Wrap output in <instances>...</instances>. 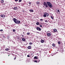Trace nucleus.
<instances>
[{
  "label": "nucleus",
  "mask_w": 65,
  "mask_h": 65,
  "mask_svg": "<svg viewBox=\"0 0 65 65\" xmlns=\"http://www.w3.org/2000/svg\"><path fill=\"white\" fill-rule=\"evenodd\" d=\"M36 29L37 30H38V31H40L41 30V29L39 27H37H37H36Z\"/></svg>",
  "instance_id": "f257e3e1"
},
{
  "label": "nucleus",
  "mask_w": 65,
  "mask_h": 65,
  "mask_svg": "<svg viewBox=\"0 0 65 65\" xmlns=\"http://www.w3.org/2000/svg\"><path fill=\"white\" fill-rule=\"evenodd\" d=\"M59 51L60 52H62L61 53H64V52H63V49L62 47H60L59 48Z\"/></svg>",
  "instance_id": "f03ea898"
},
{
  "label": "nucleus",
  "mask_w": 65,
  "mask_h": 65,
  "mask_svg": "<svg viewBox=\"0 0 65 65\" xmlns=\"http://www.w3.org/2000/svg\"><path fill=\"white\" fill-rule=\"evenodd\" d=\"M13 21H14V22L15 24H17V23L18 21V20L15 18H14L13 19Z\"/></svg>",
  "instance_id": "7ed1b4c3"
},
{
  "label": "nucleus",
  "mask_w": 65,
  "mask_h": 65,
  "mask_svg": "<svg viewBox=\"0 0 65 65\" xmlns=\"http://www.w3.org/2000/svg\"><path fill=\"white\" fill-rule=\"evenodd\" d=\"M56 12L57 13H60V10H59L58 9H56Z\"/></svg>",
  "instance_id": "20e7f679"
},
{
  "label": "nucleus",
  "mask_w": 65,
  "mask_h": 65,
  "mask_svg": "<svg viewBox=\"0 0 65 65\" xmlns=\"http://www.w3.org/2000/svg\"><path fill=\"white\" fill-rule=\"evenodd\" d=\"M0 17L2 18H5V15L4 14H1L0 15Z\"/></svg>",
  "instance_id": "39448f33"
},
{
  "label": "nucleus",
  "mask_w": 65,
  "mask_h": 65,
  "mask_svg": "<svg viewBox=\"0 0 65 65\" xmlns=\"http://www.w3.org/2000/svg\"><path fill=\"white\" fill-rule=\"evenodd\" d=\"M46 34L48 36H50L51 35V33L47 32L46 33Z\"/></svg>",
  "instance_id": "423d86ee"
},
{
  "label": "nucleus",
  "mask_w": 65,
  "mask_h": 65,
  "mask_svg": "<svg viewBox=\"0 0 65 65\" xmlns=\"http://www.w3.org/2000/svg\"><path fill=\"white\" fill-rule=\"evenodd\" d=\"M47 3L48 6H49V5H51V4H51V3L50 2H47Z\"/></svg>",
  "instance_id": "0eeeda50"
},
{
  "label": "nucleus",
  "mask_w": 65,
  "mask_h": 65,
  "mask_svg": "<svg viewBox=\"0 0 65 65\" xmlns=\"http://www.w3.org/2000/svg\"><path fill=\"white\" fill-rule=\"evenodd\" d=\"M55 32H58V31H57V30L56 29H54L53 30Z\"/></svg>",
  "instance_id": "6e6552de"
},
{
  "label": "nucleus",
  "mask_w": 65,
  "mask_h": 65,
  "mask_svg": "<svg viewBox=\"0 0 65 65\" xmlns=\"http://www.w3.org/2000/svg\"><path fill=\"white\" fill-rule=\"evenodd\" d=\"M31 48V46H29L27 47V48L28 49H30Z\"/></svg>",
  "instance_id": "1a4fd4ad"
},
{
  "label": "nucleus",
  "mask_w": 65,
  "mask_h": 65,
  "mask_svg": "<svg viewBox=\"0 0 65 65\" xmlns=\"http://www.w3.org/2000/svg\"><path fill=\"white\" fill-rule=\"evenodd\" d=\"M20 23H21L20 21L17 20L16 24H20Z\"/></svg>",
  "instance_id": "9d476101"
},
{
  "label": "nucleus",
  "mask_w": 65,
  "mask_h": 65,
  "mask_svg": "<svg viewBox=\"0 0 65 65\" xmlns=\"http://www.w3.org/2000/svg\"><path fill=\"white\" fill-rule=\"evenodd\" d=\"M18 9V7H15L14 8V10H17Z\"/></svg>",
  "instance_id": "9b49d317"
},
{
  "label": "nucleus",
  "mask_w": 65,
  "mask_h": 65,
  "mask_svg": "<svg viewBox=\"0 0 65 65\" xmlns=\"http://www.w3.org/2000/svg\"><path fill=\"white\" fill-rule=\"evenodd\" d=\"M29 11L30 12H34V11L32 9H30Z\"/></svg>",
  "instance_id": "f8f14e48"
},
{
  "label": "nucleus",
  "mask_w": 65,
  "mask_h": 65,
  "mask_svg": "<svg viewBox=\"0 0 65 65\" xmlns=\"http://www.w3.org/2000/svg\"><path fill=\"white\" fill-rule=\"evenodd\" d=\"M22 40L23 41H25L26 40L24 38H23L22 39Z\"/></svg>",
  "instance_id": "ddd939ff"
},
{
  "label": "nucleus",
  "mask_w": 65,
  "mask_h": 65,
  "mask_svg": "<svg viewBox=\"0 0 65 65\" xmlns=\"http://www.w3.org/2000/svg\"><path fill=\"white\" fill-rule=\"evenodd\" d=\"M49 7L50 8H52V7H53V6H52V4L50 5L49 6Z\"/></svg>",
  "instance_id": "4468645a"
},
{
  "label": "nucleus",
  "mask_w": 65,
  "mask_h": 65,
  "mask_svg": "<svg viewBox=\"0 0 65 65\" xmlns=\"http://www.w3.org/2000/svg\"><path fill=\"white\" fill-rule=\"evenodd\" d=\"M38 59V57L35 56L34 57V59Z\"/></svg>",
  "instance_id": "2eb2a0df"
},
{
  "label": "nucleus",
  "mask_w": 65,
  "mask_h": 65,
  "mask_svg": "<svg viewBox=\"0 0 65 65\" xmlns=\"http://www.w3.org/2000/svg\"><path fill=\"white\" fill-rule=\"evenodd\" d=\"M47 4H46V3L45 2H44L43 4V5L44 6H45V5H46Z\"/></svg>",
  "instance_id": "dca6fc26"
},
{
  "label": "nucleus",
  "mask_w": 65,
  "mask_h": 65,
  "mask_svg": "<svg viewBox=\"0 0 65 65\" xmlns=\"http://www.w3.org/2000/svg\"><path fill=\"white\" fill-rule=\"evenodd\" d=\"M44 17H46V13H44V14L43 15Z\"/></svg>",
  "instance_id": "f3484780"
},
{
  "label": "nucleus",
  "mask_w": 65,
  "mask_h": 65,
  "mask_svg": "<svg viewBox=\"0 0 65 65\" xmlns=\"http://www.w3.org/2000/svg\"><path fill=\"white\" fill-rule=\"evenodd\" d=\"M41 43H43L44 42V40H41Z\"/></svg>",
  "instance_id": "a211bd4d"
},
{
  "label": "nucleus",
  "mask_w": 65,
  "mask_h": 65,
  "mask_svg": "<svg viewBox=\"0 0 65 65\" xmlns=\"http://www.w3.org/2000/svg\"><path fill=\"white\" fill-rule=\"evenodd\" d=\"M46 16H47V17H48V15H49V14H48V13H46Z\"/></svg>",
  "instance_id": "6ab92c4d"
},
{
  "label": "nucleus",
  "mask_w": 65,
  "mask_h": 65,
  "mask_svg": "<svg viewBox=\"0 0 65 65\" xmlns=\"http://www.w3.org/2000/svg\"><path fill=\"white\" fill-rule=\"evenodd\" d=\"M52 45L53 46H54V47H55V46H56V45H55V43H53L52 44Z\"/></svg>",
  "instance_id": "aec40b11"
},
{
  "label": "nucleus",
  "mask_w": 65,
  "mask_h": 65,
  "mask_svg": "<svg viewBox=\"0 0 65 65\" xmlns=\"http://www.w3.org/2000/svg\"><path fill=\"white\" fill-rule=\"evenodd\" d=\"M29 6H31V2H29Z\"/></svg>",
  "instance_id": "412c9836"
},
{
  "label": "nucleus",
  "mask_w": 65,
  "mask_h": 65,
  "mask_svg": "<svg viewBox=\"0 0 65 65\" xmlns=\"http://www.w3.org/2000/svg\"><path fill=\"white\" fill-rule=\"evenodd\" d=\"M4 2V0H2L1 1V2L2 3H3Z\"/></svg>",
  "instance_id": "4be33fe9"
},
{
  "label": "nucleus",
  "mask_w": 65,
  "mask_h": 65,
  "mask_svg": "<svg viewBox=\"0 0 65 65\" xmlns=\"http://www.w3.org/2000/svg\"><path fill=\"white\" fill-rule=\"evenodd\" d=\"M36 4H40V2H36Z\"/></svg>",
  "instance_id": "5701e85b"
},
{
  "label": "nucleus",
  "mask_w": 65,
  "mask_h": 65,
  "mask_svg": "<svg viewBox=\"0 0 65 65\" xmlns=\"http://www.w3.org/2000/svg\"><path fill=\"white\" fill-rule=\"evenodd\" d=\"M36 24L37 25H39V22H38L36 23Z\"/></svg>",
  "instance_id": "b1692460"
},
{
  "label": "nucleus",
  "mask_w": 65,
  "mask_h": 65,
  "mask_svg": "<svg viewBox=\"0 0 65 65\" xmlns=\"http://www.w3.org/2000/svg\"><path fill=\"white\" fill-rule=\"evenodd\" d=\"M58 43L59 44H60L61 43V42H60V41H59L58 42Z\"/></svg>",
  "instance_id": "393cba45"
},
{
  "label": "nucleus",
  "mask_w": 65,
  "mask_h": 65,
  "mask_svg": "<svg viewBox=\"0 0 65 65\" xmlns=\"http://www.w3.org/2000/svg\"><path fill=\"white\" fill-rule=\"evenodd\" d=\"M45 7H46L47 8V7H48V6H47V4H46V5H45Z\"/></svg>",
  "instance_id": "a878e982"
},
{
  "label": "nucleus",
  "mask_w": 65,
  "mask_h": 65,
  "mask_svg": "<svg viewBox=\"0 0 65 65\" xmlns=\"http://www.w3.org/2000/svg\"><path fill=\"white\" fill-rule=\"evenodd\" d=\"M9 49L8 48H7L6 49V51H9Z\"/></svg>",
  "instance_id": "bb28decb"
},
{
  "label": "nucleus",
  "mask_w": 65,
  "mask_h": 65,
  "mask_svg": "<svg viewBox=\"0 0 65 65\" xmlns=\"http://www.w3.org/2000/svg\"><path fill=\"white\" fill-rule=\"evenodd\" d=\"M33 44V43H32L30 42L29 43V44H30V45H31V44Z\"/></svg>",
  "instance_id": "cd10ccee"
},
{
  "label": "nucleus",
  "mask_w": 65,
  "mask_h": 65,
  "mask_svg": "<svg viewBox=\"0 0 65 65\" xmlns=\"http://www.w3.org/2000/svg\"><path fill=\"white\" fill-rule=\"evenodd\" d=\"M51 18H52V19H54V17H53L52 16H51Z\"/></svg>",
  "instance_id": "c85d7f7f"
},
{
  "label": "nucleus",
  "mask_w": 65,
  "mask_h": 65,
  "mask_svg": "<svg viewBox=\"0 0 65 65\" xmlns=\"http://www.w3.org/2000/svg\"><path fill=\"white\" fill-rule=\"evenodd\" d=\"M45 22H47V23H48V21H47V20H45Z\"/></svg>",
  "instance_id": "c756f323"
},
{
  "label": "nucleus",
  "mask_w": 65,
  "mask_h": 65,
  "mask_svg": "<svg viewBox=\"0 0 65 65\" xmlns=\"http://www.w3.org/2000/svg\"><path fill=\"white\" fill-rule=\"evenodd\" d=\"M9 37H10V36H8V37H7V39H9Z\"/></svg>",
  "instance_id": "7c9ffc66"
},
{
  "label": "nucleus",
  "mask_w": 65,
  "mask_h": 65,
  "mask_svg": "<svg viewBox=\"0 0 65 65\" xmlns=\"http://www.w3.org/2000/svg\"><path fill=\"white\" fill-rule=\"evenodd\" d=\"M27 35H29L30 34V33L29 32H27Z\"/></svg>",
  "instance_id": "2f4dec72"
},
{
  "label": "nucleus",
  "mask_w": 65,
  "mask_h": 65,
  "mask_svg": "<svg viewBox=\"0 0 65 65\" xmlns=\"http://www.w3.org/2000/svg\"><path fill=\"white\" fill-rule=\"evenodd\" d=\"M13 32H15V29H14V30H13Z\"/></svg>",
  "instance_id": "473e14b6"
},
{
  "label": "nucleus",
  "mask_w": 65,
  "mask_h": 65,
  "mask_svg": "<svg viewBox=\"0 0 65 65\" xmlns=\"http://www.w3.org/2000/svg\"><path fill=\"white\" fill-rule=\"evenodd\" d=\"M34 62H36V63H37V62H37V60H35V61H34Z\"/></svg>",
  "instance_id": "72a5a7b5"
},
{
  "label": "nucleus",
  "mask_w": 65,
  "mask_h": 65,
  "mask_svg": "<svg viewBox=\"0 0 65 65\" xmlns=\"http://www.w3.org/2000/svg\"><path fill=\"white\" fill-rule=\"evenodd\" d=\"M22 1V0H19V2H21Z\"/></svg>",
  "instance_id": "f704fd0d"
},
{
  "label": "nucleus",
  "mask_w": 65,
  "mask_h": 65,
  "mask_svg": "<svg viewBox=\"0 0 65 65\" xmlns=\"http://www.w3.org/2000/svg\"><path fill=\"white\" fill-rule=\"evenodd\" d=\"M40 21H43V20L42 19H40Z\"/></svg>",
  "instance_id": "c9c22d12"
},
{
  "label": "nucleus",
  "mask_w": 65,
  "mask_h": 65,
  "mask_svg": "<svg viewBox=\"0 0 65 65\" xmlns=\"http://www.w3.org/2000/svg\"><path fill=\"white\" fill-rule=\"evenodd\" d=\"M30 56L29 55H27V57H30Z\"/></svg>",
  "instance_id": "e433bc0d"
},
{
  "label": "nucleus",
  "mask_w": 65,
  "mask_h": 65,
  "mask_svg": "<svg viewBox=\"0 0 65 65\" xmlns=\"http://www.w3.org/2000/svg\"><path fill=\"white\" fill-rule=\"evenodd\" d=\"M18 0H15V1L16 2H17V1H18Z\"/></svg>",
  "instance_id": "4c0bfd02"
},
{
  "label": "nucleus",
  "mask_w": 65,
  "mask_h": 65,
  "mask_svg": "<svg viewBox=\"0 0 65 65\" xmlns=\"http://www.w3.org/2000/svg\"><path fill=\"white\" fill-rule=\"evenodd\" d=\"M22 12H25V10H23L22 11Z\"/></svg>",
  "instance_id": "58836bf2"
},
{
  "label": "nucleus",
  "mask_w": 65,
  "mask_h": 65,
  "mask_svg": "<svg viewBox=\"0 0 65 65\" xmlns=\"http://www.w3.org/2000/svg\"><path fill=\"white\" fill-rule=\"evenodd\" d=\"M40 27H42V25H40Z\"/></svg>",
  "instance_id": "ea45409f"
},
{
  "label": "nucleus",
  "mask_w": 65,
  "mask_h": 65,
  "mask_svg": "<svg viewBox=\"0 0 65 65\" xmlns=\"http://www.w3.org/2000/svg\"><path fill=\"white\" fill-rule=\"evenodd\" d=\"M0 31H3V29H1L0 30Z\"/></svg>",
  "instance_id": "a19ab883"
},
{
  "label": "nucleus",
  "mask_w": 65,
  "mask_h": 65,
  "mask_svg": "<svg viewBox=\"0 0 65 65\" xmlns=\"http://www.w3.org/2000/svg\"><path fill=\"white\" fill-rule=\"evenodd\" d=\"M47 56H48V57H50V55H47Z\"/></svg>",
  "instance_id": "79ce46f5"
},
{
  "label": "nucleus",
  "mask_w": 65,
  "mask_h": 65,
  "mask_svg": "<svg viewBox=\"0 0 65 65\" xmlns=\"http://www.w3.org/2000/svg\"><path fill=\"white\" fill-rule=\"evenodd\" d=\"M22 36V37H24V35H21Z\"/></svg>",
  "instance_id": "37998d69"
},
{
  "label": "nucleus",
  "mask_w": 65,
  "mask_h": 65,
  "mask_svg": "<svg viewBox=\"0 0 65 65\" xmlns=\"http://www.w3.org/2000/svg\"><path fill=\"white\" fill-rule=\"evenodd\" d=\"M15 59H16V58H14V60H15Z\"/></svg>",
  "instance_id": "c03bdc74"
},
{
  "label": "nucleus",
  "mask_w": 65,
  "mask_h": 65,
  "mask_svg": "<svg viewBox=\"0 0 65 65\" xmlns=\"http://www.w3.org/2000/svg\"><path fill=\"white\" fill-rule=\"evenodd\" d=\"M40 61V60H39V62H39Z\"/></svg>",
  "instance_id": "a18cd8bd"
},
{
  "label": "nucleus",
  "mask_w": 65,
  "mask_h": 65,
  "mask_svg": "<svg viewBox=\"0 0 65 65\" xmlns=\"http://www.w3.org/2000/svg\"><path fill=\"white\" fill-rule=\"evenodd\" d=\"M23 33L24 34V32H23Z\"/></svg>",
  "instance_id": "49530a36"
},
{
  "label": "nucleus",
  "mask_w": 65,
  "mask_h": 65,
  "mask_svg": "<svg viewBox=\"0 0 65 65\" xmlns=\"http://www.w3.org/2000/svg\"><path fill=\"white\" fill-rule=\"evenodd\" d=\"M8 56H9V55Z\"/></svg>",
  "instance_id": "de8ad7c7"
}]
</instances>
